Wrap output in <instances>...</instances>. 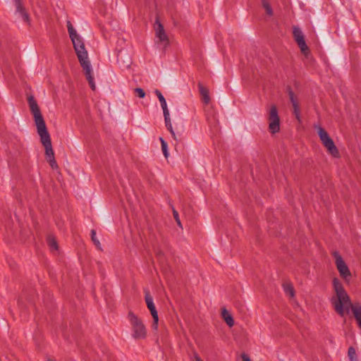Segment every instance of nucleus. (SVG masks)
<instances>
[{"label": "nucleus", "instance_id": "nucleus-24", "mask_svg": "<svg viewBox=\"0 0 361 361\" xmlns=\"http://www.w3.org/2000/svg\"><path fill=\"white\" fill-rule=\"evenodd\" d=\"M173 214L174 219H176V221L177 222V224L180 227H181L182 225H181L180 221V219H179L178 213V212L175 209H173Z\"/></svg>", "mask_w": 361, "mask_h": 361}, {"label": "nucleus", "instance_id": "nucleus-31", "mask_svg": "<svg viewBox=\"0 0 361 361\" xmlns=\"http://www.w3.org/2000/svg\"><path fill=\"white\" fill-rule=\"evenodd\" d=\"M130 63V59H128V61H127V64H126V66H128Z\"/></svg>", "mask_w": 361, "mask_h": 361}, {"label": "nucleus", "instance_id": "nucleus-13", "mask_svg": "<svg viewBox=\"0 0 361 361\" xmlns=\"http://www.w3.org/2000/svg\"><path fill=\"white\" fill-rule=\"evenodd\" d=\"M351 311L357 323L358 326L361 329V305L359 304L354 305L351 307Z\"/></svg>", "mask_w": 361, "mask_h": 361}, {"label": "nucleus", "instance_id": "nucleus-1", "mask_svg": "<svg viewBox=\"0 0 361 361\" xmlns=\"http://www.w3.org/2000/svg\"><path fill=\"white\" fill-rule=\"evenodd\" d=\"M27 100L30 111L33 115L35 123L37 126V133L40 137L42 144L45 148L47 161L49 163L52 169L57 168V164L54 158V153L51 146L50 135L38 104L32 96H30Z\"/></svg>", "mask_w": 361, "mask_h": 361}, {"label": "nucleus", "instance_id": "nucleus-4", "mask_svg": "<svg viewBox=\"0 0 361 361\" xmlns=\"http://www.w3.org/2000/svg\"><path fill=\"white\" fill-rule=\"evenodd\" d=\"M315 128L317 130L318 135L322 145L327 149L328 153L334 158H339V151L327 132L320 126H316Z\"/></svg>", "mask_w": 361, "mask_h": 361}, {"label": "nucleus", "instance_id": "nucleus-18", "mask_svg": "<svg viewBox=\"0 0 361 361\" xmlns=\"http://www.w3.org/2000/svg\"><path fill=\"white\" fill-rule=\"evenodd\" d=\"M262 6L264 8L267 14L269 16H272L274 14L273 9L269 0H262Z\"/></svg>", "mask_w": 361, "mask_h": 361}, {"label": "nucleus", "instance_id": "nucleus-30", "mask_svg": "<svg viewBox=\"0 0 361 361\" xmlns=\"http://www.w3.org/2000/svg\"><path fill=\"white\" fill-rule=\"evenodd\" d=\"M195 359H196V361H202V360L200 359V357H198V356H196Z\"/></svg>", "mask_w": 361, "mask_h": 361}, {"label": "nucleus", "instance_id": "nucleus-8", "mask_svg": "<svg viewBox=\"0 0 361 361\" xmlns=\"http://www.w3.org/2000/svg\"><path fill=\"white\" fill-rule=\"evenodd\" d=\"M293 35L301 51L305 54L308 51V47L306 44L305 36L301 29L298 26H293Z\"/></svg>", "mask_w": 361, "mask_h": 361}, {"label": "nucleus", "instance_id": "nucleus-23", "mask_svg": "<svg viewBox=\"0 0 361 361\" xmlns=\"http://www.w3.org/2000/svg\"><path fill=\"white\" fill-rule=\"evenodd\" d=\"M91 238L96 246L100 247V243L96 237V231L94 230L91 231Z\"/></svg>", "mask_w": 361, "mask_h": 361}, {"label": "nucleus", "instance_id": "nucleus-10", "mask_svg": "<svg viewBox=\"0 0 361 361\" xmlns=\"http://www.w3.org/2000/svg\"><path fill=\"white\" fill-rule=\"evenodd\" d=\"M157 27L155 28L156 37L159 38L160 42L168 43L169 39L168 37L165 33L164 27L162 24L159 22L158 20H156Z\"/></svg>", "mask_w": 361, "mask_h": 361}, {"label": "nucleus", "instance_id": "nucleus-9", "mask_svg": "<svg viewBox=\"0 0 361 361\" xmlns=\"http://www.w3.org/2000/svg\"><path fill=\"white\" fill-rule=\"evenodd\" d=\"M16 6V13L19 15L24 22H29V15L22 4L21 0H13Z\"/></svg>", "mask_w": 361, "mask_h": 361}, {"label": "nucleus", "instance_id": "nucleus-2", "mask_svg": "<svg viewBox=\"0 0 361 361\" xmlns=\"http://www.w3.org/2000/svg\"><path fill=\"white\" fill-rule=\"evenodd\" d=\"M67 28L80 63L85 71L86 78L92 90H94L96 85L94 80L92 69L88 59L87 51L85 49V44L82 38L77 34L70 21L67 22Z\"/></svg>", "mask_w": 361, "mask_h": 361}, {"label": "nucleus", "instance_id": "nucleus-28", "mask_svg": "<svg viewBox=\"0 0 361 361\" xmlns=\"http://www.w3.org/2000/svg\"><path fill=\"white\" fill-rule=\"evenodd\" d=\"M121 59V51H119V54L117 56V61L119 62Z\"/></svg>", "mask_w": 361, "mask_h": 361}, {"label": "nucleus", "instance_id": "nucleus-12", "mask_svg": "<svg viewBox=\"0 0 361 361\" xmlns=\"http://www.w3.org/2000/svg\"><path fill=\"white\" fill-rule=\"evenodd\" d=\"M145 302H146L147 308L150 311V313H151L152 317H157V314H158V312H157L155 305L154 304L153 298L149 295L148 291H145Z\"/></svg>", "mask_w": 361, "mask_h": 361}, {"label": "nucleus", "instance_id": "nucleus-7", "mask_svg": "<svg viewBox=\"0 0 361 361\" xmlns=\"http://www.w3.org/2000/svg\"><path fill=\"white\" fill-rule=\"evenodd\" d=\"M268 120L269 121V128L270 132L273 134L278 133L280 130V119L276 106L274 105L270 108Z\"/></svg>", "mask_w": 361, "mask_h": 361}, {"label": "nucleus", "instance_id": "nucleus-6", "mask_svg": "<svg viewBox=\"0 0 361 361\" xmlns=\"http://www.w3.org/2000/svg\"><path fill=\"white\" fill-rule=\"evenodd\" d=\"M332 255L335 259L336 267L339 272L341 277L346 282L349 283L351 279V272L347 266L346 263L343 260L341 255L337 251H334Z\"/></svg>", "mask_w": 361, "mask_h": 361}, {"label": "nucleus", "instance_id": "nucleus-3", "mask_svg": "<svg viewBox=\"0 0 361 361\" xmlns=\"http://www.w3.org/2000/svg\"><path fill=\"white\" fill-rule=\"evenodd\" d=\"M332 283L336 295L332 297L331 303L336 312L340 316L343 317L345 312L349 313L351 307H353L354 305L352 304L349 295L338 279L334 278Z\"/></svg>", "mask_w": 361, "mask_h": 361}, {"label": "nucleus", "instance_id": "nucleus-16", "mask_svg": "<svg viewBox=\"0 0 361 361\" xmlns=\"http://www.w3.org/2000/svg\"><path fill=\"white\" fill-rule=\"evenodd\" d=\"M154 93L156 94V95L157 96V97L159 99V101L161 104V106L163 110V113L168 111L169 109L167 108L166 101L165 98L164 97L163 94H161V92L159 90H156L154 91Z\"/></svg>", "mask_w": 361, "mask_h": 361}, {"label": "nucleus", "instance_id": "nucleus-25", "mask_svg": "<svg viewBox=\"0 0 361 361\" xmlns=\"http://www.w3.org/2000/svg\"><path fill=\"white\" fill-rule=\"evenodd\" d=\"M135 92L140 98H144L145 96V92L142 88L137 87L135 90Z\"/></svg>", "mask_w": 361, "mask_h": 361}, {"label": "nucleus", "instance_id": "nucleus-32", "mask_svg": "<svg viewBox=\"0 0 361 361\" xmlns=\"http://www.w3.org/2000/svg\"><path fill=\"white\" fill-rule=\"evenodd\" d=\"M48 361H51V360H49Z\"/></svg>", "mask_w": 361, "mask_h": 361}, {"label": "nucleus", "instance_id": "nucleus-21", "mask_svg": "<svg viewBox=\"0 0 361 361\" xmlns=\"http://www.w3.org/2000/svg\"><path fill=\"white\" fill-rule=\"evenodd\" d=\"M159 140L161 142V150L163 152V154L164 155V157L166 158L168 157L169 156V152H168V149H167V143L163 139V137H159Z\"/></svg>", "mask_w": 361, "mask_h": 361}, {"label": "nucleus", "instance_id": "nucleus-20", "mask_svg": "<svg viewBox=\"0 0 361 361\" xmlns=\"http://www.w3.org/2000/svg\"><path fill=\"white\" fill-rule=\"evenodd\" d=\"M48 245L52 250H58V245L55 238L52 236H49L47 239Z\"/></svg>", "mask_w": 361, "mask_h": 361}, {"label": "nucleus", "instance_id": "nucleus-15", "mask_svg": "<svg viewBox=\"0 0 361 361\" xmlns=\"http://www.w3.org/2000/svg\"><path fill=\"white\" fill-rule=\"evenodd\" d=\"M164 121H165V124H166V128L169 130V132L171 133L173 139L177 140L176 133L173 129L172 124L171 122V118L169 116V111H168L166 112H164Z\"/></svg>", "mask_w": 361, "mask_h": 361}, {"label": "nucleus", "instance_id": "nucleus-11", "mask_svg": "<svg viewBox=\"0 0 361 361\" xmlns=\"http://www.w3.org/2000/svg\"><path fill=\"white\" fill-rule=\"evenodd\" d=\"M288 94H289L290 100L293 107V113H294L297 120L300 121V108H299L298 102L297 100V97L295 96L293 92L290 89L288 90Z\"/></svg>", "mask_w": 361, "mask_h": 361}, {"label": "nucleus", "instance_id": "nucleus-22", "mask_svg": "<svg viewBox=\"0 0 361 361\" xmlns=\"http://www.w3.org/2000/svg\"><path fill=\"white\" fill-rule=\"evenodd\" d=\"M348 357L352 361L356 360V352L354 348L350 347L348 351Z\"/></svg>", "mask_w": 361, "mask_h": 361}, {"label": "nucleus", "instance_id": "nucleus-5", "mask_svg": "<svg viewBox=\"0 0 361 361\" xmlns=\"http://www.w3.org/2000/svg\"><path fill=\"white\" fill-rule=\"evenodd\" d=\"M133 329V336L135 338H144L146 336L147 331L145 326L140 319L135 314L130 312L128 315Z\"/></svg>", "mask_w": 361, "mask_h": 361}, {"label": "nucleus", "instance_id": "nucleus-27", "mask_svg": "<svg viewBox=\"0 0 361 361\" xmlns=\"http://www.w3.org/2000/svg\"><path fill=\"white\" fill-rule=\"evenodd\" d=\"M241 357L243 359V361H251L248 355H247L245 353L242 354Z\"/></svg>", "mask_w": 361, "mask_h": 361}, {"label": "nucleus", "instance_id": "nucleus-29", "mask_svg": "<svg viewBox=\"0 0 361 361\" xmlns=\"http://www.w3.org/2000/svg\"><path fill=\"white\" fill-rule=\"evenodd\" d=\"M195 359H196V361H202V360L200 359V357H198V356H196Z\"/></svg>", "mask_w": 361, "mask_h": 361}, {"label": "nucleus", "instance_id": "nucleus-14", "mask_svg": "<svg viewBox=\"0 0 361 361\" xmlns=\"http://www.w3.org/2000/svg\"><path fill=\"white\" fill-rule=\"evenodd\" d=\"M221 317L229 327H232L234 325V319L231 314L226 309L221 310Z\"/></svg>", "mask_w": 361, "mask_h": 361}, {"label": "nucleus", "instance_id": "nucleus-26", "mask_svg": "<svg viewBox=\"0 0 361 361\" xmlns=\"http://www.w3.org/2000/svg\"><path fill=\"white\" fill-rule=\"evenodd\" d=\"M152 318H153L152 328L156 330L158 327V322H159L158 314H157V317H152Z\"/></svg>", "mask_w": 361, "mask_h": 361}, {"label": "nucleus", "instance_id": "nucleus-19", "mask_svg": "<svg viewBox=\"0 0 361 361\" xmlns=\"http://www.w3.org/2000/svg\"><path fill=\"white\" fill-rule=\"evenodd\" d=\"M283 290L286 294L290 295L291 298L294 297L295 291L293 286L290 283H286L283 285Z\"/></svg>", "mask_w": 361, "mask_h": 361}, {"label": "nucleus", "instance_id": "nucleus-17", "mask_svg": "<svg viewBox=\"0 0 361 361\" xmlns=\"http://www.w3.org/2000/svg\"><path fill=\"white\" fill-rule=\"evenodd\" d=\"M200 93L202 97V100L205 104H208L210 101L208 90L200 83L198 84Z\"/></svg>", "mask_w": 361, "mask_h": 361}]
</instances>
